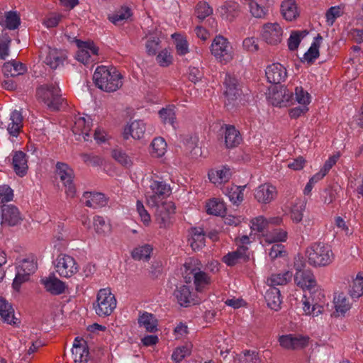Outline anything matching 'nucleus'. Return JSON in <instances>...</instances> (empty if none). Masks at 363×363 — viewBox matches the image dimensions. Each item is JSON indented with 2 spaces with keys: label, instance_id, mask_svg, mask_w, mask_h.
<instances>
[{
  "label": "nucleus",
  "instance_id": "58836bf2",
  "mask_svg": "<svg viewBox=\"0 0 363 363\" xmlns=\"http://www.w3.org/2000/svg\"><path fill=\"white\" fill-rule=\"evenodd\" d=\"M140 327L145 328L146 331L153 333L157 330V320L151 313L145 312L138 318Z\"/></svg>",
  "mask_w": 363,
  "mask_h": 363
},
{
  "label": "nucleus",
  "instance_id": "2f4dec72",
  "mask_svg": "<svg viewBox=\"0 0 363 363\" xmlns=\"http://www.w3.org/2000/svg\"><path fill=\"white\" fill-rule=\"evenodd\" d=\"M267 306L272 310L278 311L281 303V294L277 287H269L264 296Z\"/></svg>",
  "mask_w": 363,
  "mask_h": 363
},
{
  "label": "nucleus",
  "instance_id": "e2e57ef3",
  "mask_svg": "<svg viewBox=\"0 0 363 363\" xmlns=\"http://www.w3.org/2000/svg\"><path fill=\"white\" fill-rule=\"evenodd\" d=\"M294 99L300 104L306 106L311 101L310 94L301 86L296 87Z\"/></svg>",
  "mask_w": 363,
  "mask_h": 363
},
{
  "label": "nucleus",
  "instance_id": "bb28decb",
  "mask_svg": "<svg viewBox=\"0 0 363 363\" xmlns=\"http://www.w3.org/2000/svg\"><path fill=\"white\" fill-rule=\"evenodd\" d=\"M223 130L226 147L233 148L238 146L242 141L240 132L233 125H225Z\"/></svg>",
  "mask_w": 363,
  "mask_h": 363
},
{
  "label": "nucleus",
  "instance_id": "e433bc0d",
  "mask_svg": "<svg viewBox=\"0 0 363 363\" xmlns=\"http://www.w3.org/2000/svg\"><path fill=\"white\" fill-rule=\"evenodd\" d=\"M0 316L9 324H16L14 310L12 306L4 298H0Z\"/></svg>",
  "mask_w": 363,
  "mask_h": 363
},
{
  "label": "nucleus",
  "instance_id": "f03ea898",
  "mask_svg": "<svg viewBox=\"0 0 363 363\" xmlns=\"http://www.w3.org/2000/svg\"><path fill=\"white\" fill-rule=\"evenodd\" d=\"M306 255L310 265L315 267L328 266L334 255L330 247L322 242H315L306 249Z\"/></svg>",
  "mask_w": 363,
  "mask_h": 363
},
{
  "label": "nucleus",
  "instance_id": "c756f323",
  "mask_svg": "<svg viewBox=\"0 0 363 363\" xmlns=\"http://www.w3.org/2000/svg\"><path fill=\"white\" fill-rule=\"evenodd\" d=\"M42 283L46 290L53 295L61 294L65 290V283L55 277H49L42 279Z\"/></svg>",
  "mask_w": 363,
  "mask_h": 363
},
{
  "label": "nucleus",
  "instance_id": "473e14b6",
  "mask_svg": "<svg viewBox=\"0 0 363 363\" xmlns=\"http://www.w3.org/2000/svg\"><path fill=\"white\" fill-rule=\"evenodd\" d=\"M21 24V18L16 11L5 12L4 17L0 18V25L9 30H15Z\"/></svg>",
  "mask_w": 363,
  "mask_h": 363
},
{
  "label": "nucleus",
  "instance_id": "a18cd8bd",
  "mask_svg": "<svg viewBox=\"0 0 363 363\" xmlns=\"http://www.w3.org/2000/svg\"><path fill=\"white\" fill-rule=\"evenodd\" d=\"M245 187V186H232L226 189L225 194L233 203H240L243 200V190Z\"/></svg>",
  "mask_w": 363,
  "mask_h": 363
},
{
  "label": "nucleus",
  "instance_id": "a878e982",
  "mask_svg": "<svg viewBox=\"0 0 363 363\" xmlns=\"http://www.w3.org/2000/svg\"><path fill=\"white\" fill-rule=\"evenodd\" d=\"M232 176L231 169L227 166H221L216 169H212L208 172L210 181L216 185L228 182Z\"/></svg>",
  "mask_w": 363,
  "mask_h": 363
},
{
  "label": "nucleus",
  "instance_id": "4468645a",
  "mask_svg": "<svg viewBox=\"0 0 363 363\" xmlns=\"http://www.w3.org/2000/svg\"><path fill=\"white\" fill-rule=\"evenodd\" d=\"M223 84L224 95L229 102L236 100L240 96L242 92L240 85L234 75L225 73Z\"/></svg>",
  "mask_w": 363,
  "mask_h": 363
},
{
  "label": "nucleus",
  "instance_id": "37998d69",
  "mask_svg": "<svg viewBox=\"0 0 363 363\" xmlns=\"http://www.w3.org/2000/svg\"><path fill=\"white\" fill-rule=\"evenodd\" d=\"M306 202L303 199H296L291 207V218L295 223H299L303 219V212L305 211Z\"/></svg>",
  "mask_w": 363,
  "mask_h": 363
},
{
  "label": "nucleus",
  "instance_id": "338daca9",
  "mask_svg": "<svg viewBox=\"0 0 363 363\" xmlns=\"http://www.w3.org/2000/svg\"><path fill=\"white\" fill-rule=\"evenodd\" d=\"M160 40L157 37H150L146 43V51L149 55H155L160 49Z\"/></svg>",
  "mask_w": 363,
  "mask_h": 363
},
{
  "label": "nucleus",
  "instance_id": "774afa93",
  "mask_svg": "<svg viewBox=\"0 0 363 363\" xmlns=\"http://www.w3.org/2000/svg\"><path fill=\"white\" fill-rule=\"evenodd\" d=\"M159 114L164 123L174 125L175 120V112L173 108H162L160 111Z\"/></svg>",
  "mask_w": 363,
  "mask_h": 363
},
{
  "label": "nucleus",
  "instance_id": "72a5a7b5",
  "mask_svg": "<svg viewBox=\"0 0 363 363\" xmlns=\"http://www.w3.org/2000/svg\"><path fill=\"white\" fill-rule=\"evenodd\" d=\"M23 127V116L21 111L14 110L10 116L7 130L10 135L17 136Z\"/></svg>",
  "mask_w": 363,
  "mask_h": 363
},
{
  "label": "nucleus",
  "instance_id": "2eb2a0df",
  "mask_svg": "<svg viewBox=\"0 0 363 363\" xmlns=\"http://www.w3.org/2000/svg\"><path fill=\"white\" fill-rule=\"evenodd\" d=\"M250 255L247 246H239L236 250L228 252L222 259L228 266L233 267L237 264L247 262L250 259Z\"/></svg>",
  "mask_w": 363,
  "mask_h": 363
},
{
  "label": "nucleus",
  "instance_id": "4d7b16f0",
  "mask_svg": "<svg viewBox=\"0 0 363 363\" xmlns=\"http://www.w3.org/2000/svg\"><path fill=\"white\" fill-rule=\"evenodd\" d=\"M192 280H194L196 289L198 291H201L206 286L210 284V277L201 269L197 272Z\"/></svg>",
  "mask_w": 363,
  "mask_h": 363
},
{
  "label": "nucleus",
  "instance_id": "f3484780",
  "mask_svg": "<svg viewBox=\"0 0 363 363\" xmlns=\"http://www.w3.org/2000/svg\"><path fill=\"white\" fill-rule=\"evenodd\" d=\"M280 345L287 350H296L305 347L308 342V337L297 335H285L279 338Z\"/></svg>",
  "mask_w": 363,
  "mask_h": 363
},
{
  "label": "nucleus",
  "instance_id": "412c9836",
  "mask_svg": "<svg viewBox=\"0 0 363 363\" xmlns=\"http://www.w3.org/2000/svg\"><path fill=\"white\" fill-rule=\"evenodd\" d=\"M265 74L267 81L271 84H280L287 77L286 68L279 63L269 65L265 70Z\"/></svg>",
  "mask_w": 363,
  "mask_h": 363
},
{
  "label": "nucleus",
  "instance_id": "ea45409f",
  "mask_svg": "<svg viewBox=\"0 0 363 363\" xmlns=\"http://www.w3.org/2000/svg\"><path fill=\"white\" fill-rule=\"evenodd\" d=\"M240 5L233 1H225V4L220 6V12L223 15H226V18L232 21L240 13Z\"/></svg>",
  "mask_w": 363,
  "mask_h": 363
},
{
  "label": "nucleus",
  "instance_id": "ddd939ff",
  "mask_svg": "<svg viewBox=\"0 0 363 363\" xmlns=\"http://www.w3.org/2000/svg\"><path fill=\"white\" fill-rule=\"evenodd\" d=\"M75 43L78 48L76 59L79 62L86 65L89 62L92 56L98 55L99 49L94 45L93 42L82 41L77 39Z\"/></svg>",
  "mask_w": 363,
  "mask_h": 363
},
{
  "label": "nucleus",
  "instance_id": "f8f14e48",
  "mask_svg": "<svg viewBox=\"0 0 363 363\" xmlns=\"http://www.w3.org/2000/svg\"><path fill=\"white\" fill-rule=\"evenodd\" d=\"M283 30L277 23H267L262 26L261 36L268 44L277 45L282 40Z\"/></svg>",
  "mask_w": 363,
  "mask_h": 363
},
{
  "label": "nucleus",
  "instance_id": "6e6552de",
  "mask_svg": "<svg viewBox=\"0 0 363 363\" xmlns=\"http://www.w3.org/2000/svg\"><path fill=\"white\" fill-rule=\"evenodd\" d=\"M55 269L62 277L69 278L79 270V265L72 256L60 254L55 261Z\"/></svg>",
  "mask_w": 363,
  "mask_h": 363
},
{
  "label": "nucleus",
  "instance_id": "bf43d9fd",
  "mask_svg": "<svg viewBox=\"0 0 363 363\" xmlns=\"http://www.w3.org/2000/svg\"><path fill=\"white\" fill-rule=\"evenodd\" d=\"M307 33L308 32L306 30L293 31L288 40L289 49L292 51L296 50L301 43V38L305 37Z\"/></svg>",
  "mask_w": 363,
  "mask_h": 363
},
{
  "label": "nucleus",
  "instance_id": "a211bd4d",
  "mask_svg": "<svg viewBox=\"0 0 363 363\" xmlns=\"http://www.w3.org/2000/svg\"><path fill=\"white\" fill-rule=\"evenodd\" d=\"M92 125V120L90 116H77L75 118L72 132L74 135L82 136L84 141L91 140L89 131Z\"/></svg>",
  "mask_w": 363,
  "mask_h": 363
},
{
  "label": "nucleus",
  "instance_id": "680f3d73",
  "mask_svg": "<svg viewBox=\"0 0 363 363\" xmlns=\"http://www.w3.org/2000/svg\"><path fill=\"white\" fill-rule=\"evenodd\" d=\"M112 157L125 167H129L133 164L131 158L121 150H113L112 151Z\"/></svg>",
  "mask_w": 363,
  "mask_h": 363
},
{
  "label": "nucleus",
  "instance_id": "5701e85b",
  "mask_svg": "<svg viewBox=\"0 0 363 363\" xmlns=\"http://www.w3.org/2000/svg\"><path fill=\"white\" fill-rule=\"evenodd\" d=\"M82 201L87 207L98 208L107 205L108 198L102 193L86 191L82 196Z\"/></svg>",
  "mask_w": 363,
  "mask_h": 363
},
{
  "label": "nucleus",
  "instance_id": "0eeeda50",
  "mask_svg": "<svg viewBox=\"0 0 363 363\" xmlns=\"http://www.w3.org/2000/svg\"><path fill=\"white\" fill-rule=\"evenodd\" d=\"M296 273L294 282L303 290H311L316 286V280L313 273L309 269H306V263L299 257L294 262Z\"/></svg>",
  "mask_w": 363,
  "mask_h": 363
},
{
  "label": "nucleus",
  "instance_id": "09e8293b",
  "mask_svg": "<svg viewBox=\"0 0 363 363\" xmlns=\"http://www.w3.org/2000/svg\"><path fill=\"white\" fill-rule=\"evenodd\" d=\"M94 228L99 235H105L111 232V225L101 216L94 217Z\"/></svg>",
  "mask_w": 363,
  "mask_h": 363
},
{
  "label": "nucleus",
  "instance_id": "1a4fd4ad",
  "mask_svg": "<svg viewBox=\"0 0 363 363\" xmlns=\"http://www.w3.org/2000/svg\"><path fill=\"white\" fill-rule=\"evenodd\" d=\"M17 272L13 279V288L18 291L21 286L29 280L30 274H33L37 269V264L33 260L28 259H23L16 267Z\"/></svg>",
  "mask_w": 363,
  "mask_h": 363
},
{
  "label": "nucleus",
  "instance_id": "39448f33",
  "mask_svg": "<svg viewBox=\"0 0 363 363\" xmlns=\"http://www.w3.org/2000/svg\"><path fill=\"white\" fill-rule=\"evenodd\" d=\"M211 52L222 64L230 62L234 57L232 45L223 35H216L210 47Z\"/></svg>",
  "mask_w": 363,
  "mask_h": 363
},
{
  "label": "nucleus",
  "instance_id": "8fccbe9b",
  "mask_svg": "<svg viewBox=\"0 0 363 363\" xmlns=\"http://www.w3.org/2000/svg\"><path fill=\"white\" fill-rule=\"evenodd\" d=\"M131 11L127 6H122L114 14L108 16V20L115 25H119L121 21L127 20L131 16Z\"/></svg>",
  "mask_w": 363,
  "mask_h": 363
},
{
  "label": "nucleus",
  "instance_id": "603ef678",
  "mask_svg": "<svg viewBox=\"0 0 363 363\" xmlns=\"http://www.w3.org/2000/svg\"><path fill=\"white\" fill-rule=\"evenodd\" d=\"M152 154L155 157H160L164 155L167 150V143L164 139L159 137L155 138L152 143Z\"/></svg>",
  "mask_w": 363,
  "mask_h": 363
},
{
  "label": "nucleus",
  "instance_id": "0e129e2a",
  "mask_svg": "<svg viewBox=\"0 0 363 363\" xmlns=\"http://www.w3.org/2000/svg\"><path fill=\"white\" fill-rule=\"evenodd\" d=\"M172 55L167 49H164L157 55L156 60L162 67H167L172 62Z\"/></svg>",
  "mask_w": 363,
  "mask_h": 363
},
{
  "label": "nucleus",
  "instance_id": "4c0bfd02",
  "mask_svg": "<svg viewBox=\"0 0 363 363\" xmlns=\"http://www.w3.org/2000/svg\"><path fill=\"white\" fill-rule=\"evenodd\" d=\"M191 238L189 242L194 250H199L205 245V234L203 230L200 228H193L190 231Z\"/></svg>",
  "mask_w": 363,
  "mask_h": 363
},
{
  "label": "nucleus",
  "instance_id": "cd10ccee",
  "mask_svg": "<svg viewBox=\"0 0 363 363\" xmlns=\"http://www.w3.org/2000/svg\"><path fill=\"white\" fill-rule=\"evenodd\" d=\"M13 167L17 175L23 177L27 173L28 164L26 155L22 151H17L13 156Z\"/></svg>",
  "mask_w": 363,
  "mask_h": 363
},
{
  "label": "nucleus",
  "instance_id": "9d476101",
  "mask_svg": "<svg viewBox=\"0 0 363 363\" xmlns=\"http://www.w3.org/2000/svg\"><path fill=\"white\" fill-rule=\"evenodd\" d=\"M56 173L65 187L67 196L73 198L76 194V187L73 183L74 174L73 169L66 163L57 162L56 164Z\"/></svg>",
  "mask_w": 363,
  "mask_h": 363
},
{
  "label": "nucleus",
  "instance_id": "423d86ee",
  "mask_svg": "<svg viewBox=\"0 0 363 363\" xmlns=\"http://www.w3.org/2000/svg\"><path fill=\"white\" fill-rule=\"evenodd\" d=\"M116 299L109 289H100L94 303L96 313L101 317L110 315L116 307Z\"/></svg>",
  "mask_w": 363,
  "mask_h": 363
},
{
  "label": "nucleus",
  "instance_id": "864d4df0",
  "mask_svg": "<svg viewBox=\"0 0 363 363\" xmlns=\"http://www.w3.org/2000/svg\"><path fill=\"white\" fill-rule=\"evenodd\" d=\"M192 345L190 343L177 347L173 352L172 359L177 363L180 362L184 358L190 355L191 352Z\"/></svg>",
  "mask_w": 363,
  "mask_h": 363
},
{
  "label": "nucleus",
  "instance_id": "a19ab883",
  "mask_svg": "<svg viewBox=\"0 0 363 363\" xmlns=\"http://www.w3.org/2000/svg\"><path fill=\"white\" fill-rule=\"evenodd\" d=\"M293 274L289 271H286L282 274H274L267 279V283L269 287H275L278 285L286 284L292 278Z\"/></svg>",
  "mask_w": 363,
  "mask_h": 363
},
{
  "label": "nucleus",
  "instance_id": "7ed1b4c3",
  "mask_svg": "<svg viewBox=\"0 0 363 363\" xmlns=\"http://www.w3.org/2000/svg\"><path fill=\"white\" fill-rule=\"evenodd\" d=\"M171 194L169 184L162 180L150 179L145 190L146 203L149 207L157 206L166 201Z\"/></svg>",
  "mask_w": 363,
  "mask_h": 363
},
{
  "label": "nucleus",
  "instance_id": "052dcab7",
  "mask_svg": "<svg viewBox=\"0 0 363 363\" xmlns=\"http://www.w3.org/2000/svg\"><path fill=\"white\" fill-rule=\"evenodd\" d=\"M213 13V9L205 1H200L196 7V15L200 20L205 19Z\"/></svg>",
  "mask_w": 363,
  "mask_h": 363
},
{
  "label": "nucleus",
  "instance_id": "20e7f679",
  "mask_svg": "<svg viewBox=\"0 0 363 363\" xmlns=\"http://www.w3.org/2000/svg\"><path fill=\"white\" fill-rule=\"evenodd\" d=\"M60 90L56 83L45 84L38 88L36 95L51 111L59 110L63 101Z\"/></svg>",
  "mask_w": 363,
  "mask_h": 363
},
{
  "label": "nucleus",
  "instance_id": "de8ad7c7",
  "mask_svg": "<svg viewBox=\"0 0 363 363\" xmlns=\"http://www.w3.org/2000/svg\"><path fill=\"white\" fill-rule=\"evenodd\" d=\"M152 252L151 245L146 244L138 247H135L132 253V257L135 260H148L150 258V255Z\"/></svg>",
  "mask_w": 363,
  "mask_h": 363
},
{
  "label": "nucleus",
  "instance_id": "7c9ffc66",
  "mask_svg": "<svg viewBox=\"0 0 363 363\" xmlns=\"http://www.w3.org/2000/svg\"><path fill=\"white\" fill-rule=\"evenodd\" d=\"M281 13L283 17L289 21L296 19L299 13L295 0H284L281 4Z\"/></svg>",
  "mask_w": 363,
  "mask_h": 363
},
{
  "label": "nucleus",
  "instance_id": "f704fd0d",
  "mask_svg": "<svg viewBox=\"0 0 363 363\" xmlns=\"http://www.w3.org/2000/svg\"><path fill=\"white\" fill-rule=\"evenodd\" d=\"M174 295L177 299L178 303L182 306H187L191 303L194 302L191 292L189 286L185 285H180L177 286L174 290Z\"/></svg>",
  "mask_w": 363,
  "mask_h": 363
},
{
  "label": "nucleus",
  "instance_id": "69168bd1",
  "mask_svg": "<svg viewBox=\"0 0 363 363\" xmlns=\"http://www.w3.org/2000/svg\"><path fill=\"white\" fill-rule=\"evenodd\" d=\"M267 226V219L262 216H258L251 220V228L252 230L262 233Z\"/></svg>",
  "mask_w": 363,
  "mask_h": 363
},
{
  "label": "nucleus",
  "instance_id": "aec40b11",
  "mask_svg": "<svg viewBox=\"0 0 363 363\" xmlns=\"http://www.w3.org/2000/svg\"><path fill=\"white\" fill-rule=\"evenodd\" d=\"M45 52L46 56L44 59V62L52 69L63 65L64 62L67 59L66 53L61 50L48 47L46 48Z\"/></svg>",
  "mask_w": 363,
  "mask_h": 363
},
{
  "label": "nucleus",
  "instance_id": "6ab92c4d",
  "mask_svg": "<svg viewBox=\"0 0 363 363\" xmlns=\"http://www.w3.org/2000/svg\"><path fill=\"white\" fill-rule=\"evenodd\" d=\"M277 191L273 185L265 183L259 185L255 191L256 200L261 203H269L277 196Z\"/></svg>",
  "mask_w": 363,
  "mask_h": 363
},
{
  "label": "nucleus",
  "instance_id": "6e6d98bb",
  "mask_svg": "<svg viewBox=\"0 0 363 363\" xmlns=\"http://www.w3.org/2000/svg\"><path fill=\"white\" fill-rule=\"evenodd\" d=\"M286 231L282 229H274L269 234L266 235L265 241L268 243H278L286 241Z\"/></svg>",
  "mask_w": 363,
  "mask_h": 363
},
{
  "label": "nucleus",
  "instance_id": "c03bdc74",
  "mask_svg": "<svg viewBox=\"0 0 363 363\" xmlns=\"http://www.w3.org/2000/svg\"><path fill=\"white\" fill-rule=\"evenodd\" d=\"M350 295L352 298H359L363 295V273L357 274L353 280L350 289Z\"/></svg>",
  "mask_w": 363,
  "mask_h": 363
},
{
  "label": "nucleus",
  "instance_id": "4be33fe9",
  "mask_svg": "<svg viewBox=\"0 0 363 363\" xmlns=\"http://www.w3.org/2000/svg\"><path fill=\"white\" fill-rule=\"evenodd\" d=\"M21 220L18 209L13 205H4L1 207V225L13 226Z\"/></svg>",
  "mask_w": 363,
  "mask_h": 363
},
{
  "label": "nucleus",
  "instance_id": "3c124183",
  "mask_svg": "<svg viewBox=\"0 0 363 363\" xmlns=\"http://www.w3.org/2000/svg\"><path fill=\"white\" fill-rule=\"evenodd\" d=\"M72 354L74 356V361L75 363H86L89 359V352L88 347L84 346L75 347V349H72Z\"/></svg>",
  "mask_w": 363,
  "mask_h": 363
},
{
  "label": "nucleus",
  "instance_id": "dca6fc26",
  "mask_svg": "<svg viewBox=\"0 0 363 363\" xmlns=\"http://www.w3.org/2000/svg\"><path fill=\"white\" fill-rule=\"evenodd\" d=\"M269 98L273 106L279 107L289 106L294 100L293 93L284 86L274 90Z\"/></svg>",
  "mask_w": 363,
  "mask_h": 363
},
{
  "label": "nucleus",
  "instance_id": "c9c22d12",
  "mask_svg": "<svg viewBox=\"0 0 363 363\" xmlns=\"http://www.w3.org/2000/svg\"><path fill=\"white\" fill-rule=\"evenodd\" d=\"M184 150L193 158H196L201 155V148L198 145L199 139L196 136H186L183 140Z\"/></svg>",
  "mask_w": 363,
  "mask_h": 363
},
{
  "label": "nucleus",
  "instance_id": "79ce46f5",
  "mask_svg": "<svg viewBox=\"0 0 363 363\" xmlns=\"http://www.w3.org/2000/svg\"><path fill=\"white\" fill-rule=\"evenodd\" d=\"M335 308L337 313L343 315L351 308V303L343 294H339L334 298Z\"/></svg>",
  "mask_w": 363,
  "mask_h": 363
},
{
  "label": "nucleus",
  "instance_id": "393cba45",
  "mask_svg": "<svg viewBox=\"0 0 363 363\" xmlns=\"http://www.w3.org/2000/svg\"><path fill=\"white\" fill-rule=\"evenodd\" d=\"M201 267L202 265L198 259L194 258L188 259L182 268V275L185 281L191 283Z\"/></svg>",
  "mask_w": 363,
  "mask_h": 363
},
{
  "label": "nucleus",
  "instance_id": "f257e3e1",
  "mask_svg": "<svg viewBox=\"0 0 363 363\" xmlns=\"http://www.w3.org/2000/svg\"><path fill=\"white\" fill-rule=\"evenodd\" d=\"M122 75L116 67L99 66L93 75L94 82L99 89L106 92H113L123 85Z\"/></svg>",
  "mask_w": 363,
  "mask_h": 363
},
{
  "label": "nucleus",
  "instance_id": "13d9d810",
  "mask_svg": "<svg viewBox=\"0 0 363 363\" xmlns=\"http://www.w3.org/2000/svg\"><path fill=\"white\" fill-rule=\"evenodd\" d=\"M172 38L175 40L177 53L179 55H185L189 52V44L186 39L179 34H173Z\"/></svg>",
  "mask_w": 363,
  "mask_h": 363
},
{
  "label": "nucleus",
  "instance_id": "5fc2aeb1",
  "mask_svg": "<svg viewBox=\"0 0 363 363\" xmlns=\"http://www.w3.org/2000/svg\"><path fill=\"white\" fill-rule=\"evenodd\" d=\"M236 363H261L258 354L255 351L247 350L235 359Z\"/></svg>",
  "mask_w": 363,
  "mask_h": 363
},
{
  "label": "nucleus",
  "instance_id": "9b49d317",
  "mask_svg": "<svg viewBox=\"0 0 363 363\" xmlns=\"http://www.w3.org/2000/svg\"><path fill=\"white\" fill-rule=\"evenodd\" d=\"M155 209V220L160 228H167L171 225V216L174 213L175 207L172 202H164L157 206H150Z\"/></svg>",
  "mask_w": 363,
  "mask_h": 363
},
{
  "label": "nucleus",
  "instance_id": "c85d7f7f",
  "mask_svg": "<svg viewBox=\"0 0 363 363\" xmlns=\"http://www.w3.org/2000/svg\"><path fill=\"white\" fill-rule=\"evenodd\" d=\"M26 70L27 68L25 65L15 60L5 62L2 67V71L7 77L23 74Z\"/></svg>",
  "mask_w": 363,
  "mask_h": 363
},
{
  "label": "nucleus",
  "instance_id": "b1692460",
  "mask_svg": "<svg viewBox=\"0 0 363 363\" xmlns=\"http://www.w3.org/2000/svg\"><path fill=\"white\" fill-rule=\"evenodd\" d=\"M145 130V123L141 120H135L125 127L123 135L125 140L130 137L140 140L143 138Z\"/></svg>",
  "mask_w": 363,
  "mask_h": 363
},
{
  "label": "nucleus",
  "instance_id": "49530a36",
  "mask_svg": "<svg viewBox=\"0 0 363 363\" xmlns=\"http://www.w3.org/2000/svg\"><path fill=\"white\" fill-rule=\"evenodd\" d=\"M206 212L211 215L222 216L225 211V208L223 202L216 199H213L210 200L206 203Z\"/></svg>",
  "mask_w": 363,
  "mask_h": 363
}]
</instances>
